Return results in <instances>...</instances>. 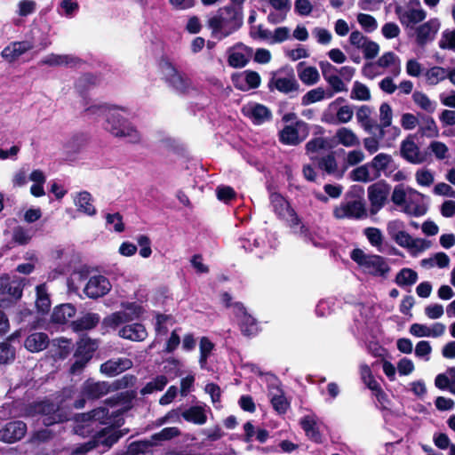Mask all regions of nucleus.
<instances>
[{
    "label": "nucleus",
    "instance_id": "1",
    "mask_svg": "<svg viewBox=\"0 0 455 455\" xmlns=\"http://www.w3.org/2000/svg\"><path fill=\"white\" fill-rule=\"evenodd\" d=\"M242 8L227 5L220 8L217 14L208 20L212 36L221 40L237 31L243 26Z\"/></svg>",
    "mask_w": 455,
    "mask_h": 455
},
{
    "label": "nucleus",
    "instance_id": "2",
    "mask_svg": "<svg viewBox=\"0 0 455 455\" xmlns=\"http://www.w3.org/2000/svg\"><path fill=\"white\" fill-rule=\"evenodd\" d=\"M157 65L163 76L162 80L179 95H188L195 89L190 76L179 70L167 55H162Z\"/></svg>",
    "mask_w": 455,
    "mask_h": 455
},
{
    "label": "nucleus",
    "instance_id": "3",
    "mask_svg": "<svg viewBox=\"0 0 455 455\" xmlns=\"http://www.w3.org/2000/svg\"><path fill=\"white\" fill-rule=\"evenodd\" d=\"M26 414L30 417L41 415L42 424L45 427H52L70 419L69 415L62 408L49 399L29 403L26 408Z\"/></svg>",
    "mask_w": 455,
    "mask_h": 455
},
{
    "label": "nucleus",
    "instance_id": "4",
    "mask_svg": "<svg viewBox=\"0 0 455 455\" xmlns=\"http://www.w3.org/2000/svg\"><path fill=\"white\" fill-rule=\"evenodd\" d=\"M269 199L274 212L280 220H284L295 232L299 229L301 235L309 237V229L302 224L295 210L281 194L277 192L271 193Z\"/></svg>",
    "mask_w": 455,
    "mask_h": 455
},
{
    "label": "nucleus",
    "instance_id": "5",
    "mask_svg": "<svg viewBox=\"0 0 455 455\" xmlns=\"http://www.w3.org/2000/svg\"><path fill=\"white\" fill-rule=\"evenodd\" d=\"M350 257L364 274L386 278L390 272L387 260L379 255L368 254L356 248L351 251Z\"/></svg>",
    "mask_w": 455,
    "mask_h": 455
},
{
    "label": "nucleus",
    "instance_id": "6",
    "mask_svg": "<svg viewBox=\"0 0 455 455\" xmlns=\"http://www.w3.org/2000/svg\"><path fill=\"white\" fill-rule=\"evenodd\" d=\"M115 111H110L106 116L105 129L115 137L128 138L132 143L139 142L140 135L136 128L127 118Z\"/></svg>",
    "mask_w": 455,
    "mask_h": 455
},
{
    "label": "nucleus",
    "instance_id": "7",
    "mask_svg": "<svg viewBox=\"0 0 455 455\" xmlns=\"http://www.w3.org/2000/svg\"><path fill=\"white\" fill-rule=\"evenodd\" d=\"M346 99L337 98L331 102L322 116V120L329 124H347L350 122L354 116V108L349 104H345Z\"/></svg>",
    "mask_w": 455,
    "mask_h": 455
},
{
    "label": "nucleus",
    "instance_id": "8",
    "mask_svg": "<svg viewBox=\"0 0 455 455\" xmlns=\"http://www.w3.org/2000/svg\"><path fill=\"white\" fill-rule=\"evenodd\" d=\"M123 307L124 311L112 313L103 319L106 327L115 329L122 323L139 319L144 313L142 306L136 302H127L123 304Z\"/></svg>",
    "mask_w": 455,
    "mask_h": 455
},
{
    "label": "nucleus",
    "instance_id": "9",
    "mask_svg": "<svg viewBox=\"0 0 455 455\" xmlns=\"http://www.w3.org/2000/svg\"><path fill=\"white\" fill-rule=\"evenodd\" d=\"M395 14L400 22L407 28L413 27L415 24L424 20L427 17V12L422 8L419 0H411L404 7L397 6L395 8Z\"/></svg>",
    "mask_w": 455,
    "mask_h": 455
},
{
    "label": "nucleus",
    "instance_id": "10",
    "mask_svg": "<svg viewBox=\"0 0 455 455\" xmlns=\"http://www.w3.org/2000/svg\"><path fill=\"white\" fill-rule=\"evenodd\" d=\"M23 285L20 282L11 280L9 276L0 277V307L16 302L22 296Z\"/></svg>",
    "mask_w": 455,
    "mask_h": 455
},
{
    "label": "nucleus",
    "instance_id": "11",
    "mask_svg": "<svg viewBox=\"0 0 455 455\" xmlns=\"http://www.w3.org/2000/svg\"><path fill=\"white\" fill-rule=\"evenodd\" d=\"M389 191V185L383 181L376 182L368 188L367 193L371 203V214H376L385 205Z\"/></svg>",
    "mask_w": 455,
    "mask_h": 455
},
{
    "label": "nucleus",
    "instance_id": "12",
    "mask_svg": "<svg viewBox=\"0 0 455 455\" xmlns=\"http://www.w3.org/2000/svg\"><path fill=\"white\" fill-rule=\"evenodd\" d=\"M334 215L338 219H364L367 217L365 204L360 200L342 202L335 210Z\"/></svg>",
    "mask_w": 455,
    "mask_h": 455
},
{
    "label": "nucleus",
    "instance_id": "13",
    "mask_svg": "<svg viewBox=\"0 0 455 455\" xmlns=\"http://www.w3.org/2000/svg\"><path fill=\"white\" fill-rule=\"evenodd\" d=\"M111 287V283L106 276L97 275L90 277L84 292L88 298L97 299L108 294Z\"/></svg>",
    "mask_w": 455,
    "mask_h": 455
},
{
    "label": "nucleus",
    "instance_id": "14",
    "mask_svg": "<svg viewBox=\"0 0 455 455\" xmlns=\"http://www.w3.org/2000/svg\"><path fill=\"white\" fill-rule=\"evenodd\" d=\"M27 424L21 420L7 422L0 429V441L13 443L21 440L27 433Z\"/></svg>",
    "mask_w": 455,
    "mask_h": 455
},
{
    "label": "nucleus",
    "instance_id": "15",
    "mask_svg": "<svg viewBox=\"0 0 455 455\" xmlns=\"http://www.w3.org/2000/svg\"><path fill=\"white\" fill-rule=\"evenodd\" d=\"M403 212L412 216H422L427 212V207L424 204V195L408 188L405 203L403 206Z\"/></svg>",
    "mask_w": 455,
    "mask_h": 455
},
{
    "label": "nucleus",
    "instance_id": "16",
    "mask_svg": "<svg viewBox=\"0 0 455 455\" xmlns=\"http://www.w3.org/2000/svg\"><path fill=\"white\" fill-rule=\"evenodd\" d=\"M242 113L255 125H260L272 119L271 110L260 103H251L243 107Z\"/></svg>",
    "mask_w": 455,
    "mask_h": 455
},
{
    "label": "nucleus",
    "instance_id": "17",
    "mask_svg": "<svg viewBox=\"0 0 455 455\" xmlns=\"http://www.w3.org/2000/svg\"><path fill=\"white\" fill-rule=\"evenodd\" d=\"M401 156L409 163L420 164L427 161V154L422 152L413 140L408 138L401 143Z\"/></svg>",
    "mask_w": 455,
    "mask_h": 455
},
{
    "label": "nucleus",
    "instance_id": "18",
    "mask_svg": "<svg viewBox=\"0 0 455 455\" xmlns=\"http://www.w3.org/2000/svg\"><path fill=\"white\" fill-rule=\"evenodd\" d=\"M35 47L34 43L28 40L12 42L3 49L1 56L7 62L12 63L22 54Z\"/></svg>",
    "mask_w": 455,
    "mask_h": 455
},
{
    "label": "nucleus",
    "instance_id": "19",
    "mask_svg": "<svg viewBox=\"0 0 455 455\" xmlns=\"http://www.w3.org/2000/svg\"><path fill=\"white\" fill-rule=\"evenodd\" d=\"M445 329L442 323H435L430 326L415 323L410 326L409 332L416 338H439L444 334Z\"/></svg>",
    "mask_w": 455,
    "mask_h": 455
},
{
    "label": "nucleus",
    "instance_id": "20",
    "mask_svg": "<svg viewBox=\"0 0 455 455\" xmlns=\"http://www.w3.org/2000/svg\"><path fill=\"white\" fill-rule=\"evenodd\" d=\"M129 433L128 428L116 429L112 426L102 428L95 435L98 446L100 444L108 449L116 443L120 438Z\"/></svg>",
    "mask_w": 455,
    "mask_h": 455
},
{
    "label": "nucleus",
    "instance_id": "21",
    "mask_svg": "<svg viewBox=\"0 0 455 455\" xmlns=\"http://www.w3.org/2000/svg\"><path fill=\"white\" fill-rule=\"evenodd\" d=\"M109 392H111V386L107 381L95 382L89 379L82 386V395L88 400L100 399Z\"/></svg>",
    "mask_w": 455,
    "mask_h": 455
},
{
    "label": "nucleus",
    "instance_id": "22",
    "mask_svg": "<svg viewBox=\"0 0 455 455\" xmlns=\"http://www.w3.org/2000/svg\"><path fill=\"white\" fill-rule=\"evenodd\" d=\"M441 23L438 19H431L416 28V41L418 44L424 45L435 37L440 29Z\"/></svg>",
    "mask_w": 455,
    "mask_h": 455
},
{
    "label": "nucleus",
    "instance_id": "23",
    "mask_svg": "<svg viewBox=\"0 0 455 455\" xmlns=\"http://www.w3.org/2000/svg\"><path fill=\"white\" fill-rule=\"evenodd\" d=\"M243 74V79L240 75H233L231 77L233 84L236 89L242 92H246L249 89H257L260 85L261 78L258 72L253 70H245Z\"/></svg>",
    "mask_w": 455,
    "mask_h": 455
},
{
    "label": "nucleus",
    "instance_id": "24",
    "mask_svg": "<svg viewBox=\"0 0 455 455\" xmlns=\"http://www.w3.org/2000/svg\"><path fill=\"white\" fill-rule=\"evenodd\" d=\"M132 367V362L129 358L109 359L100 365L101 373L114 377Z\"/></svg>",
    "mask_w": 455,
    "mask_h": 455
},
{
    "label": "nucleus",
    "instance_id": "25",
    "mask_svg": "<svg viewBox=\"0 0 455 455\" xmlns=\"http://www.w3.org/2000/svg\"><path fill=\"white\" fill-rule=\"evenodd\" d=\"M234 48L243 49L247 53V56L244 53L239 52H231L228 57V63L234 68H242L248 64L253 50L251 47H249L243 43H237Z\"/></svg>",
    "mask_w": 455,
    "mask_h": 455
},
{
    "label": "nucleus",
    "instance_id": "26",
    "mask_svg": "<svg viewBox=\"0 0 455 455\" xmlns=\"http://www.w3.org/2000/svg\"><path fill=\"white\" fill-rule=\"evenodd\" d=\"M119 336L132 341H142L148 337V331L142 323H134L120 329Z\"/></svg>",
    "mask_w": 455,
    "mask_h": 455
},
{
    "label": "nucleus",
    "instance_id": "27",
    "mask_svg": "<svg viewBox=\"0 0 455 455\" xmlns=\"http://www.w3.org/2000/svg\"><path fill=\"white\" fill-rule=\"evenodd\" d=\"M375 63L378 68L387 69L393 76H398L401 73V60L399 57L392 52L384 53Z\"/></svg>",
    "mask_w": 455,
    "mask_h": 455
},
{
    "label": "nucleus",
    "instance_id": "28",
    "mask_svg": "<svg viewBox=\"0 0 455 455\" xmlns=\"http://www.w3.org/2000/svg\"><path fill=\"white\" fill-rule=\"evenodd\" d=\"M76 313V307L71 303H65L56 306L51 315L53 323L64 324L74 317Z\"/></svg>",
    "mask_w": 455,
    "mask_h": 455
},
{
    "label": "nucleus",
    "instance_id": "29",
    "mask_svg": "<svg viewBox=\"0 0 455 455\" xmlns=\"http://www.w3.org/2000/svg\"><path fill=\"white\" fill-rule=\"evenodd\" d=\"M372 108L367 105L358 107L355 112L357 123L366 132H371L377 126L376 121L372 118Z\"/></svg>",
    "mask_w": 455,
    "mask_h": 455
},
{
    "label": "nucleus",
    "instance_id": "30",
    "mask_svg": "<svg viewBox=\"0 0 455 455\" xmlns=\"http://www.w3.org/2000/svg\"><path fill=\"white\" fill-rule=\"evenodd\" d=\"M81 60L79 58L74 57L68 54H55L51 53L39 61L40 66H49V67H58V66H68V65H76L79 63Z\"/></svg>",
    "mask_w": 455,
    "mask_h": 455
},
{
    "label": "nucleus",
    "instance_id": "31",
    "mask_svg": "<svg viewBox=\"0 0 455 455\" xmlns=\"http://www.w3.org/2000/svg\"><path fill=\"white\" fill-rule=\"evenodd\" d=\"M49 345V337L45 332H34L27 337L24 342L25 347L32 352L44 350Z\"/></svg>",
    "mask_w": 455,
    "mask_h": 455
},
{
    "label": "nucleus",
    "instance_id": "32",
    "mask_svg": "<svg viewBox=\"0 0 455 455\" xmlns=\"http://www.w3.org/2000/svg\"><path fill=\"white\" fill-rule=\"evenodd\" d=\"M334 139L337 143L346 147L354 148L360 146V139L355 132L347 127H341L336 131Z\"/></svg>",
    "mask_w": 455,
    "mask_h": 455
},
{
    "label": "nucleus",
    "instance_id": "33",
    "mask_svg": "<svg viewBox=\"0 0 455 455\" xmlns=\"http://www.w3.org/2000/svg\"><path fill=\"white\" fill-rule=\"evenodd\" d=\"M235 307L240 309H243L244 311L239 323L240 331L243 335L247 337L255 335L258 331V323L256 319L246 312L245 307L242 303H235Z\"/></svg>",
    "mask_w": 455,
    "mask_h": 455
},
{
    "label": "nucleus",
    "instance_id": "34",
    "mask_svg": "<svg viewBox=\"0 0 455 455\" xmlns=\"http://www.w3.org/2000/svg\"><path fill=\"white\" fill-rule=\"evenodd\" d=\"M85 108L84 110V113L88 116H100L103 115H108V112L113 110H121L124 112H127V108L124 107L117 106V105H110L108 103H102V104H95L88 106V101L86 100H84L83 104Z\"/></svg>",
    "mask_w": 455,
    "mask_h": 455
},
{
    "label": "nucleus",
    "instance_id": "35",
    "mask_svg": "<svg viewBox=\"0 0 455 455\" xmlns=\"http://www.w3.org/2000/svg\"><path fill=\"white\" fill-rule=\"evenodd\" d=\"M268 88L270 91L275 88L280 92L289 93L297 91L299 84L294 77H273L268 83Z\"/></svg>",
    "mask_w": 455,
    "mask_h": 455
},
{
    "label": "nucleus",
    "instance_id": "36",
    "mask_svg": "<svg viewBox=\"0 0 455 455\" xmlns=\"http://www.w3.org/2000/svg\"><path fill=\"white\" fill-rule=\"evenodd\" d=\"M100 317L97 313H87L84 316L71 323L75 331H83L93 329L100 323Z\"/></svg>",
    "mask_w": 455,
    "mask_h": 455
},
{
    "label": "nucleus",
    "instance_id": "37",
    "mask_svg": "<svg viewBox=\"0 0 455 455\" xmlns=\"http://www.w3.org/2000/svg\"><path fill=\"white\" fill-rule=\"evenodd\" d=\"M80 417L83 422H99L101 425H107L110 422L109 411L106 407L93 409L89 412L81 414Z\"/></svg>",
    "mask_w": 455,
    "mask_h": 455
},
{
    "label": "nucleus",
    "instance_id": "38",
    "mask_svg": "<svg viewBox=\"0 0 455 455\" xmlns=\"http://www.w3.org/2000/svg\"><path fill=\"white\" fill-rule=\"evenodd\" d=\"M97 349V345L91 339H81L77 343V347L74 353V357H78L86 363L92 358L93 353Z\"/></svg>",
    "mask_w": 455,
    "mask_h": 455
},
{
    "label": "nucleus",
    "instance_id": "39",
    "mask_svg": "<svg viewBox=\"0 0 455 455\" xmlns=\"http://www.w3.org/2000/svg\"><path fill=\"white\" fill-rule=\"evenodd\" d=\"M419 133L422 137L436 138L439 136V129L432 116H421L419 124Z\"/></svg>",
    "mask_w": 455,
    "mask_h": 455
},
{
    "label": "nucleus",
    "instance_id": "40",
    "mask_svg": "<svg viewBox=\"0 0 455 455\" xmlns=\"http://www.w3.org/2000/svg\"><path fill=\"white\" fill-rule=\"evenodd\" d=\"M36 307L42 315L49 313L51 309V299L47 291L46 283H41L36 286Z\"/></svg>",
    "mask_w": 455,
    "mask_h": 455
},
{
    "label": "nucleus",
    "instance_id": "41",
    "mask_svg": "<svg viewBox=\"0 0 455 455\" xmlns=\"http://www.w3.org/2000/svg\"><path fill=\"white\" fill-rule=\"evenodd\" d=\"M448 68L441 66H434L427 69L424 73V78L427 84L430 86L437 85L447 79Z\"/></svg>",
    "mask_w": 455,
    "mask_h": 455
},
{
    "label": "nucleus",
    "instance_id": "42",
    "mask_svg": "<svg viewBox=\"0 0 455 455\" xmlns=\"http://www.w3.org/2000/svg\"><path fill=\"white\" fill-rule=\"evenodd\" d=\"M92 202V195L87 191L78 193L75 198V204L77 207V210L89 216L96 214V209Z\"/></svg>",
    "mask_w": 455,
    "mask_h": 455
},
{
    "label": "nucleus",
    "instance_id": "43",
    "mask_svg": "<svg viewBox=\"0 0 455 455\" xmlns=\"http://www.w3.org/2000/svg\"><path fill=\"white\" fill-rule=\"evenodd\" d=\"M412 100L417 107L427 113L433 114L436 110L437 103L423 92L415 91L412 93Z\"/></svg>",
    "mask_w": 455,
    "mask_h": 455
},
{
    "label": "nucleus",
    "instance_id": "44",
    "mask_svg": "<svg viewBox=\"0 0 455 455\" xmlns=\"http://www.w3.org/2000/svg\"><path fill=\"white\" fill-rule=\"evenodd\" d=\"M181 416L186 421L192 422L196 425H203L207 420L204 409L197 405L189 407L182 412Z\"/></svg>",
    "mask_w": 455,
    "mask_h": 455
},
{
    "label": "nucleus",
    "instance_id": "45",
    "mask_svg": "<svg viewBox=\"0 0 455 455\" xmlns=\"http://www.w3.org/2000/svg\"><path fill=\"white\" fill-rule=\"evenodd\" d=\"M370 169L369 164L356 167L349 174L351 180L353 181L368 183L378 179V174L375 175Z\"/></svg>",
    "mask_w": 455,
    "mask_h": 455
},
{
    "label": "nucleus",
    "instance_id": "46",
    "mask_svg": "<svg viewBox=\"0 0 455 455\" xmlns=\"http://www.w3.org/2000/svg\"><path fill=\"white\" fill-rule=\"evenodd\" d=\"M393 158L390 155L386 153H379L375 156L372 160L368 163L375 175L378 174V178L380 177V173L383 171L388 169Z\"/></svg>",
    "mask_w": 455,
    "mask_h": 455
},
{
    "label": "nucleus",
    "instance_id": "47",
    "mask_svg": "<svg viewBox=\"0 0 455 455\" xmlns=\"http://www.w3.org/2000/svg\"><path fill=\"white\" fill-rule=\"evenodd\" d=\"M153 446L155 443L148 439L134 441L128 445L124 455H145L151 451Z\"/></svg>",
    "mask_w": 455,
    "mask_h": 455
},
{
    "label": "nucleus",
    "instance_id": "48",
    "mask_svg": "<svg viewBox=\"0 0 455 455\" xmlns=\"http://www.w3.org/2000/svg\"><path fill=\"white\" fill-rule=\"evenodd\" d=\"M279 141L284 145L296 146L301 142V139L298 136V131L294 125H285L279 132Z\"/></svg>",
    "mask_w": 455,
    "mask_h": 455
},
{
    "label": "nucleus",
    "instance_id": "49",
    "mask_svg": "<svg viewBox=\"0 0 455 455\" xmlns=\"http://www.w3.org/2000/svg\"><path fill=\"white\" fill-rule=\"evenodd\" d=\"M393 121V111L390 105L387 102L379 106V133L384 136L386 129L390 127Z\"/></svg>",
    "mask_w": 455,
    "mask_h": 455
},
{
    "label": "nucleus",
    "instance_id": "50",
    "mask_svg": "<svg viewBox=\"0 0 455 455\" xmlns=\"http://www.w3.org/2000/svg\"><path fill=\"white\" fill-rule=\"evenodd\" d=\"M350 99L359 101H369L371 99V91L364 84L355 81L351 89Z\"/></svg>",
    "mask_w": 455,
    "mask_h": 455
},
{
    "label": "nucleus",
    "instance_id": "51",
    "mask_svg": "<svg viewBox=\"0 0 455 455\" xmlns=\"http://www.w3.org/2000/svg\"><path fill=\"white\" fill-rule=\"evenodd\" d=\"M363 235L366 236L368 242L371 246L377 248L379 251H382L384 236L379 228H366L363 230Z\"/></svg>",
    "mask_w": 455,
    "mask_h": 455
},
{
    "label": "nucleus",
    "instance_id": "52",
    "mask_svg": "<svg viewBox=\"0 0 455 455\" xmlns=\"http://www.w3.org/2000/svg\"><path fill=\"white\" fill-rule=\"evenodd\" d=\"M168 383L165 375H157L152 381L148 382L140 390L142 395L152 394L155 391H162Z\"/></svg>",
    "mask_w": 455,
    "mask_h": 455
},
{
    "label": "nucleus",
    "instance_id": "53",
    "mask_svg": "<svg viewBox=\"0 0 455 455\" xmlns=\"http://www.w3.org/2000/svg\"><path fill=\"white\" fill-rule=\"evenodd\" d=\"M418 275L411 268H403L395 277V283L399 286L412 285L417 282Z\"/></svg>",
    "mask_w": 455,
    "mask_h": 455
},
{
    "label": "nucleus",
    "instance_id": "54",
    "mask_svg": "<svg viewBox=\"0 0 455 455\" xmlns=\"http://www.w3.org/2000/svg\"><path fill=\"white\" fill-rule=\"evenodd\" d=\"M180 435V430L176 427H168L163 428L158 433H156L151 435L150 441H153L155 443V445L157 442L161 441H168L174 437H177Z\"/></svg>",
    "mask_w": 455,
    "mask_h": 455
},
{
    "label": "nucleus",
    "instance_id": "55",
    "mask_svg": "<svg viewBox=\"0 0 455 455\" xmlns=\"http://www.w3.org/2000/svg\"><path fill=\"white\" fill-rule=\"evenodd\" d=\"M450 264V258L444 252H438L435 254L432 258L425 259L421 261V265L423 267H433L437 266L441 268L448 267Z\"/></svg>",
    "mask_w": 455,
    "mask_h": 455
},
{
    "label": "nucleus",
    "instance_id": "56",
    "mask_svg": "<svg viewBox=\"0 0 455 455\" xmlns=\"http://www.w3.org/2000/svg\"><path fill=\"white\" fill-rule=\"evenodd\" d=\"M15 359V348L8 342L0 343V364H8Z\"/></svg>",
    "mask_w": 455,
    "mask_h": 455
},
{
    "label": "nucleus",
    "instance_id": "57",
    "mask_svg": "<svg viewBox=\"0 0 455 455\" xmlns=\"http://www.w3.org/2000/svg\"><path fill=\"white\" fill-rule=\"evenodd\" d=\"M415 180L421 187H430L435 180L434 173L431 170L421 168L415 172Z\"/></svg>",
    "mask_w": 455,
    "mask_h": 455
},
{
    "label": "nucleus",
    "instance_id": "58",
    "mask_svg": "<svg viewBox=\"0 0 455 455\" xmlns=\"http://www.w3.org/2000/svg\"><path fill=\"white\" fill-rule=\"evenodd\" d=\"M428 148L437 160H443L449 157V148L442 141H431Z\"/></svg>",
    "mask_w": 455,
    "mask_h": 455
},
{
    "label": "nucleus",
    "instance_id": "59",
    "mask_svg": "<svg viewBox=\"0 0 455 455\" xmlns=\"http://www.w3.org/2000/svg\"><path fill=\"white\" fill-rule=\"evenodd\" d=\"M357 22L366 32H373L378 28V22L376 19L366 13H359L356 17Z\"/></svg>",
    "mask_w": 455,
    "mask_h": 455
},
{
    "label": "nucleus",
    "instance_id": "60",
    "mask_svg": "<svg viewBox=\"0 0 455 455\" xmlns=\"http://www.w3.org/2000/svg\"><path fill=\"white\" fill-rule=\"evenodd\" d=\"M318 167L327 173H333L337 170V162L333 153H328L326 156L318 158Z\"/></svg>",
    "mask_w": 455,
    "mask_h": 455
},
{
    "label": "nucleus",
    "instance_id": "61",
    "mask_svg": "<svg viewBox=\"0 0 455 455\" xmlns=\"http://www.w3.org/2000/svg\"><path fill=\"white\" fill-rule=\"evenodd\" d=\"M325 80L335 92H347V87L339 76L323 71Z\"/></svg>",
    "mask_w": 455,
    "mask_h": 455
},
{
    "label": "nucleus",
    "instance_id": "62",
    "mask_svg": "<svg viewBox=\"0 0 455 455\" xmlns=\"http://www.w3.org/2000/svg\"><path fill=\"white\" fill-rule=\"evenodd\" d=\"M439 47L455 52V29H446L442 33Z\"/></svg>",
    "mask_w": 455,
    "mask_h": 455
},
{
    "label": "nucleus",
    "instance_id": "63",
    "mask_svg": "<svg viewBox=\"0 0 455 455\" xmlns=\"http://www.w3.org/2000/svg\"><path fill=\"white\" fill-rule=\"evenodd\" d=\"M270 403H271L274 410L278 414H284V413H286V411H287V410H288V408L290 406V403L288 402L287 398L283 394V392H281L280 395H274L271 398Z\"/></svg>",
    "mask_w": 455,
    "mask_h": 455
},
{
    "label": "nucleus",
    "instance_id": "64",
    "mask_svg": "<svg viewBox=\"0 0 455 455\" xmlns=\"http://www.w3.org/2000/svg\"><path fill=\"white\" fill-rule=\"evenodd\" d=\"M32 238L29 232L21 226L14 228L12 233V241L19 245L28 244Z\"/></svg>",
    "mask_w": 455,
    "mask_h": 455
}]
</instances>
